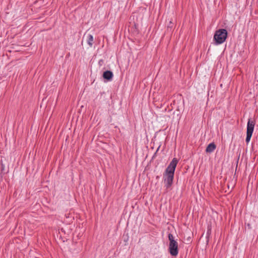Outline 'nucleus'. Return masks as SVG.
Listing matches in <instances>:
<instances>
[{
    "mask_svg": "<svg viewBox=\"0 0 258 258\" xmlns=\"http://www.w3.org/2000/svg\"><path fill=\"white\" fill-rule=\"evenodd\" d=\"M178 160L174 158L172 159L165 170V174L174 175Z\"/></svg>",
    "mask_w": 258,
    "mask_h": 258,
    "instance_id": "4",
    "label": "nucleus"
},
{
    "mask_svg": "<svg viewBox=\"0 0 258 258\" xmlns=\"http://www.w3.org/2000/svg\"><path fill=\"white\" fill-rule=\"evenodd\" d=\"M159 148H160V147H159L158 148V149H157V150L156 152H157V151L159 150Z\"/></svg>",
    "mask_w": 258,
    "mask_h": 258,
    "instance_id": "9",
    "label": "nucleus"
},
{
    "mask_svg": "<svg viewBox=\"0 0 258 258\" xmlns=\"http://www.w3.org/2000/svg\"><path fill=\"white\" fill-rule=\"evenodd\" d=\"M113 75L112 72L110 71H106L104 72L103 74V77L105 79L107 80L108 81H110L112 80L113 78Z\"/></svg>",
    "mask_w": 258,
    "mask_h": 258,
    "instance_id": "6",
    "label": "nucleus"
},
{
    "mask_svg": "<svg viewBox=\"0 0 258 258\" xmlns=\"http://www.w3.org/2000/svg\"><path fill=\"white\" fill-rule=\"evenodd\" d=\"M169 240V251L172 256H176L178 253V243L174 240L173 235L171 233L168 234Z\"/></svg>",
    "mask_w": 258,
    "mask_h": 258,
    "instance_id": "2",
    "label": "nucleus"
},
{
    "mask_svg": "<svg viewBox=\"0 0 258 258\" xmlns=\"http://www.w3.org/2000/svg\"><path fill=\"white\" fill-rule=\"evenodd\" d=\"M227 37V31L225 29H220L217 30L214 36V40L216 45L223 43Z\"/></svg>",
    "mask_w": 258,
    "mask_h": 258,
    "instance_id": "1",
    "label": "nucleus"
},
{
    "mask_svg": "<svg viewBox=\"0 0 258 258\" xmlns=\"http://www.w3.org/2000/svg\"><path fill=\"white\" fill-rule=\"evenodd\" d=\"M216 146L214 143H211L208 145L206 149L207 153H211L216 149Z\"/></svg>",
    "mask_w": 258,
    "mask_h": 258,
    "instance_id": "7",
    "label": "nucleus"
},
{
    "mask_svg": "<svg viewBox=\"0 0 258 258\" xmlns=\"http://www.w3.org/2000/svg\"><path fill=\"white\" fill-rule=\"evenodd\" d=\"M174 175L165 174L164 183L167 188H169L172 184Z\"/></svg>",
    "mask_w": 258,
    "mask_h": 258,
    "instance_id": "5",
    "label": "nucleus"
},
{
    "mask_svg": "<svg viewBox=\"0 0 258 258\" xmlns=\"http://www.w3.org/2000/svg\"><path fill=\"white\" fill-rule=\"evenodd\" d=\"M87 37V42L90 47H92L93 46V36L91 34H88L86 36Z\"/></svg>",
    "mask_w": 258,
    "mask_h": 258,
    "instance_id": "8",
    "label": "nucleus"
},
{
    "mask_svg": "<svg viewBox=\"0 0 258 258\" xmlns=\"http://www.w3.org/2000/svg\"><path fill=\"white\" fill-rule=\"evenodd\" d=\"M254 125V121L251 120L250 118H249L247 124L246 138L245 139V142L247 144H248L250 140L252 133L253 132Z\"/></svg>",
    "mask_w": 258,
    "mask_h": 258,
    "instance_id": "3",
    "label": "nucleus"
}]
</instances>
